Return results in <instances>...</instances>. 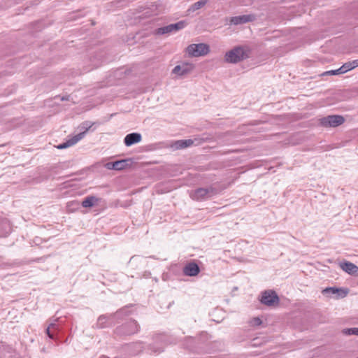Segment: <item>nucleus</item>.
I'll use <instances>...</instances> for the list:
<instances>
[{
  "label": "nucleus",
  "instance_id": "nucleus-14",
  "mask_svg": "<svg viewBox=\"0 0 358 358\" xmlns=\"http://www.w3.org/2000/svg\"><path fill=\"white\" fill-rule=\"evenodd\" d=\"M339 266L342 268V270H343L348 274L354 275V274L358 273V267L352 262H341L339 264Z\"/></svg>",
  "mask_w": 358,
  "mask_h": 358
},
{
  "label": "nucleus",
  "instance_id": "nucleus-19",
  "mask_svg": "<svg viewBox=\"0 0 358 358\" xmlns=\"http://www.w3.org/2000/svg\"><path fill=\"white\" fill-rule=\"evenodd\" d=\"M115 170L120 171L124 169L127 166V160H118L114 162Z\"/></svg>",
  "mask_w": 358,
  "mask_h": 358
},
{
  "label": "nucleus",
  "instance_id": "nucleus-10",
  "mask_svg": "<svg viewBox=\"0 0 358 358\" xmlns=\"http://www.w3.org/2000/svg\"><path fill=\"white\" fill-rule=\"evenodd\" d=\"M194 69V65L191 63H182L176 66L172 70V73L177 76H182L192 72Z\"/></svg>",
  "mask_w": 358,
  "mask_h": 358
},
{
  "label": "nucleus",
  "instance_id": "nucleus-2",
  "mask_svg": "<svg viewBox=\"0 0 358 358\" xmlns=\"http://www.w3.org/2000/svg\"><path fill=\"white\" fill-rule=\"evenodd\" d=\"M186 52L190 57H198L208 55L210 48L206 43H193L187 47Z\"/></svg>",
  "mask_w": 358,
  "mask_h": 358
},
{
  "label": "nucleus",
  "instance_id": "nucleus-5",
  "mask_svg": "<svg viewBox=\"0 0 358 358\" xmlns=\"http://www.w3.org/2000/svg\"><path fill=\"white\" fill-rule=\"evenodd\" d=\"M320 122L323 127H336L342 124L345 122V119L342 115H333L321 118Z\"/></svg>",
  "mask_w": 358,
  "mask_h": 358
},
{
  "label": "nucleus",
  "instance_id": "nucleus-22",
  "mask_svg": "<svg viewBox=\"0 0 358 358\" xmlns=\"http://www.w3.org/2000/svg\"><path fill=\"white\" fill-rule=\"evenodd\" d=\"M344 73L343 71H341V66L336 69V70H332L326 71L323 73V75H338V74H343Z\"/></svg>",
  "mask_w": 358,
  "mask_h": 358
},
{
  "label": "nucleus",
  "instance_id": "nucleus-3",
  "mask_svg": "<svg viewBox=\"0 0 358 358\" xmlns=\"http://www.w3.org/2000/svg\"><path fill=\"white\" fill-rule=\"evenodd\" d=\"M217 193L215 188L209 187L207 188H198L190 193V196L192 199L200 201L208 199Z\"/></svg>",
  "mask_w": 358,
  "mask_h": 358
},
{
  "label": "nucleus",
  "instance_id": "nucleus-23",
  "mask_svg": "<svg viewBox=\"0 0 358 358\" xmlns=\"http://www.w3.org/2000/svg\"><path fill=\"white\" fill-rule=\"evenodd\" d=\"M250 324L252 326H259L262 324V320L259 317H255L251 320Z\"/></svg>",
  "mask_w": 358,
  "mask_h": 358
},
{
  "label": "nucleus",
  "instance_id": "nucleus-16",
  "mask_svg": "<svg viewBox=\"0 0 358 358\" xmlns=\"http://www.w3.org/2000/svg\"><path fill=\"white\" fill-rule=\"evenodd\" d=\"M208 1L207 0H200L192 5L189 6V8L186 11V15H189L192 13H194L195 11L201 9L203 8L206 3Z\"/></svg>",
  "mask_w": 358,
  "mask_h": 358
},
{
  "label": "nucleus",
  "instance_id": "nucleus-11",
  "mask_svg": "<svg viewBox=\"0 0 358 358\" xmlns=\"http://www.w3.org/2000/svg\"><path fill=\"white\" fill-rule=\"evenodd\" d=\"M142 141V136L140 133L133 132L126 135L124 138V143L127 147H130Z\"/></svg>",
  "mask_w": 358,
  "mask_h": 358
},
{
  "label": "nucleus",
  "instance_id": "nucleus-25",
  "mask_svg": "<svg viewBox=\"0 0 358 358\" xmlns=\"http://www.w3.org/2000/svg\"><path fill=\"white\" fill-rule=\"evenodd\" d=\"M57 321V319L54 320L52 322H51L48 327H50V329L52 331L57 330V327L56 324V322Z\"/></svg>",
  "mask_w": 358,
  "mask_h": 358
},
{
  "label": "nucleus",
  "instance_id": "nucleus-4",
  "mask_svg": "<svg viewBox=\"0 0 358 358\" xmlns=\"http://www.w3.org/2000/svg\"><path fill=\"white\" fill-rule=\"evenodd\" d=\"M92 127V125L88 122H83L82 124V128L85 129V131L83 132H80L73 137L69 138L66 142L59 144L57 146L58 149H65L66 148H69L70 146H72L75 144H76L79 141H80L85 135L87 131Z\"/></svg>",
  "mask_w": 358,
  "mask_h": 358
},
{
  "label": "nucleus",
  "instance_id": "nucleus-13",
  "mask_svg": "<svg viewBox=\"0 0 358 358\" xmlns=\"http://www.w3.org/2000/svg\"><path fill=\"white\" fill-rule=\"evenodd\" d=\"M200 272V268L197 264L194 262L188 263L183 268V273L187 276H196Z\"/></svg>",
  "mask_w": 358,
  "mask_h": 358
},
{
  "label": "nucleus",
  "instance_id": "nucleus-1",
  "mask_svg": "<svg viewBox=\"0 0 358 358\" xmlns=\"http://www.w3.org/2000/svg\"><path fill=\"white\" fill-rule=\"evenodd\" d=\"M248 57V55L245 49L238 46L226 52L224 61L227 63L236 64Z\"/></svg>",
  "mask_w": 358,
  "mask_h": 358
},
{
  "label": "nucleus",
  "instance_id": "nucleus-26",
  "mask_svg": "<svg viewBox=\"0 0 358 358\" xmlns=\"http://www.w3.org/2000/svg\"><path fill=\"white\" fill-rule=\"evenodd\" d=\"M51 329H50V327H48V328L46 329V333L48 336L49 338H54V334L53 333L51 332Z\"/></svg>",
  "mask_w": 358,
  "mask_h": 358
},
{
  "label": "nucleus",
  "instance_id": "nucleus-24",
  "mask_svg": "<svg viewBox=\"0 0 358 358\" xmlns=\"http://www.w3.org/2000/svg\"><path fill=\"white\" fill-rule=\"evenodd\" d=\"M105 167L108 170H115L114 162L106 163L105 164Z\"/></svg>",
  "mask_w": 358,
  "mask_h": 358
},
{
  "label": "nucleus",
  "instance_id": "nucleus-6",
  "mask_svg": "<svg viewBox=\"0 0 358 358\" xmlns=\"http://www.w3.org/2000/svg\"><path fill=\"white\" fill-rule=\"evenodd\" d=\"M139 330V326L134 320H130L117 328L116 331L120 334L130 335L136 334Z\"/></svg>",
  "mask_w": 358,
  "mask_h": 358
},
{
  "label": "nucleus",
  "instance_id": "nucleus-28",
  "mask_svg": "<svg viewBox=\"0 0 358 358\" xmlns=\"http://www.w3.org/2000/svg\"><path fill=\"white\" fill-rule=\"evenodd\" d=\"M357 358H358V357H357Z\"/></svg>",
  "mask_w": 358,
  "mask_h": 358
},
{
  "label": "nucleus",
  "instance_id": "nucleus-27",
  "mask_svg": "<svg viewBox=\"0 0 358 358\" xmlns=\"http://www.w3.org/2000/svg\"><path fill=\"white\" fill-rule=\"evenodd\" d=\"M351 62H352L353 69H355V67L358 66V59L353 60Z\"/></svg>",
  "mask_w": 358,
  "mask_h": 358
},
{
  "label": "nucleus",
  "instance_id": "nucleus-21",
  "mask_svg": "<svg viewBox=\"0 0 358 358\" xmlns=\"http://www.w3.org/2000/svg\"><path fill=\"white\" fill-rule=\"evenodd\" d=\"M353 69V66H352V62H347V63H345L342 66H341V71H343L344 73L348 72V71H350Z\"/></svg>",
  "mask_w": 358,
  "mask_h": 358
},
{
  "label": "nucleus",
  "instance_id": "nucleus-18",
  "mask_svg": "<svg viewBox=\"0 0 358 358\" xmlns=\"http://www.w3.org/2000/svg\"><path fill=\"white\" fill-rule=\"evenodd\" d=\"M107 320H108V318L106 316H105V315L99 316L97 320L96 324V328H99V329L105 328L106 326V324L107 322Z\"/></svg>",
  "mask_w": 358,
  "mask_h": 358
},
{
  "label": "nucleus",
  "instance_id": "nucleus-15",
  "mask_svg": "<svg viewBox=\"0 0 358 358\" xmlns=\"http://www.w3.org/2000/svg\"><path fill=\"white\" fill-rule=\"evenodd\" d=\"M194 141L192 139L178 140L172 143L171 148L173 150L183 149L190 147L194 144Z\"/></svg>",
  "mask_w": 358,
  "mask_h": 358
},
{
  "label": "nucleus",
  "instance_id": "nucleus-12",
  "mask_svg": "<svg viewBox=\"0 0 358 358\" xmlns=\"http://www.w3.org/2000/svg\"><path fill=\"white\" fill-rule=\"evenodd\" d=\"M255 20L254 15H243L239 16H234L230 19V23L234 25L242 24L247 22H252Z\"/></svg>",
  "mask_w": 358,
  "mask_h": 358
},
{
  "label": "nucleus",
  "instance_id": "nucleus-20",
  "mask_svg": "<svg viewBox=\"0 0 358 358\" xmlns=\"http://www.w3.org/2000/svg\"><path fill=\"white\" fill-rule=\"evenodd\" d=\"M343 333L345 335H356V336H358V328L357 327H354V328L344 329L343 330Z\"/></svg>",
  "mask_w": 358,
  "mask_h": 358
},
{
  "label": "nucleus",
  "instance_id": "nucleus-17",
  "mask_svg": "<svg viewBox=\"0 0 358 358\" xmlns=\"http://www.w3.org/2000/svg\"><path fill=\"white\" fill-rule=\"evenodd\" d=\"M99 199L94 196H87L82 201V206L84 208H91L98 203Z\"/></svg>",
  "mask_w": 358,
  "mask_h": 358
},
{
  "label": "nucleus",
  "instance_id": "nucleus-9",
  "mask_svg": "<svg viewBox=\"0 0 358 358\" xmlns=\"http://www.w3.org/2000/svg\"><path fill=\"white\" fill-rule=\"evenodd\" d=\"M323 295L330 297L332 295L337 294L336 299L344 298L348 294V289L345 288H337L335 287H326L322 291Z\"/></svg>",
  "mask_w": 358,
  "mask_h": 358
},
{
  "label": "nucleus",
  "instance_id": "nucleus-7",
  "mask_svg": "<svg viewBox=\"0 0 358 358\" xmlns=\"http://www.w3.org/2000/svg\"><path fill=\"white\" fill-rule=\"evenodd\" d=\"M185 22L180 21L174 24H170L165 27L158 28V35L176 33L185 28Z\"/></svg>",
  "mask_w": 358,
  "mask_h": 358
},
{
  "label": "nucleus",
  "instance_id": "nucleus-8",
  "mask_svg": "<svg viewBox=\"0 0 358 358\" xmlns=\"http://www.w3.org/2000/svg\"><path fill=\"white\" fill-rule=\"evenodd\" d=\"M260 301L264 305L272 306L278 303L279 298L275 291L266 290L262 292Z\"/></svg>",
  "mask_w": 358,
  "mask_h": 358
}]
</instances>
